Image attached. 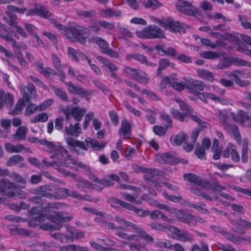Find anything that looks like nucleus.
Here are the masks:
<instances>
[{"label":"nucleus","instance_id":"obj_1","mask_svg":"<svg viewBox=\"0 0 251 251\" xmlns=\"http://www.w3.org/2000/svg\"><path fill=\"white\" fill-rule=\"evenodd\" d=\"M63 34L68 38L74 42L85 44L86 37L83 34H87V28L82 25L74 24L69 26L63 27Z\"/></svg>","mask_w":251,"mask_h":251},{"label":"nucleus","instance_id":"obj_2","mask_svg":"<svg viewBox=\"0 0 251 251\" xmlns=\"http://www.w3.org/2000/svg\"><path fill=\"white\" fill-rule=\"evenodd\" d=\"M33 218L39 222H42L47 219L53 223L54 226H59V230L61 228L64 222H69L73 219V216H66L63 212H52L49 215L40 213L37 216L35 215Z\"/></svg>","mask_w":251,"mask_h":251},{"label":"nucleus","instance_id":"obj_3","mask_svg":"<svg viewBox=\"0 0 251 251\" xmlns=\"http://www.w3.org/2000/svg\"><path fill=\"white\" fill-rule=\"evenodd\" d=\"M17 188L18 186L8 179H3L0 181V193H3L8 198H23L25 197V193L18 190Z\"/></svg>","mask_w":251,"mask_h":251},{"label":"nucleus","instance_id":"obj_4","mask_svg":"<svg viewBox=\"0 0 251 251\" xmlns=\"http://www.w3.org/2000/svg\"><path fill=\"white\" fill-rule=\"evenodd\" d=\"M138 37L143 39L165 38L164 31L154 25H149L143 29L136 32Z\"/></svg>","mask_w":251,"mask_h":251},{"label":"nucleus","instance_id":"obj_5","mask_svg":"<svg viewBox=\"0 0 251 251\" xmlns=\"http://www.w3.org/2000/svg\"><path fill=\"white\" fill-rule=\"evenodd\" d=\"M150 18L153 22L159 24L165 29L171 32H180L184 29V24L174 21L172 18H168L161 20L154 16H151Z\"/></svg>","mask_w":251,"mask_h":251},{"label":"nucleus","instance_id":"obj_6","mask_svg":"<svg viewBox=\"0 0 251 251\" xmlns=\"http://www.w3.org/2000/svg\"><path fill=\"white\" fill-rule=\"evenodd\" d=\"M115 220L119 224L123 226H125L126 227H131L132 229L135 231L137 234H138L140 238L150 243L153 242V238L148 234L143 229L138 227L136 224L132 222L126 221L124 219L118 216L115 217Z\"/></svg>","mask_w":251,"mask_h":251},{"label":"nucleus","instance_id":"obj_7","mask_svg":"<svg viewBox=\"0 0 251 251\" xmlns=\"http://www.w3.org/2000/svg\"><path fill=\"white\" fill-rule=\"evenodd\" d=\"M68 142L72 152H78L80 149L87 150V147L92 148L94 150L99 151L103 149L106 146L104 142Z\"/></svg>","mask_w":251,"mask_h":251},{"label":"nucleus","instance_id":"obj_8","mask_svg":"<svg viewBox=\"0 0 251 251\" xmlns=\"http://www.w3.org/2000/svg\"><path fill=\"white\" fill-rule=\"evenodd\" d=\"M176 6L179 12L188 16H194L200 12L198 8L193 5L188 1L178 0L176 2Z\"/></svg>","mask_w":251,"mask_h":251},{"label":"nucleus","instance_id":"obj_9","mask_svg":"<svg viewBox=\"0 0 251 251\" xmlns=\"http://www.w3.org/2000/svg\"><path fill=\"white\" fill-rule=\"evenodd\" d=\"M34 194L50 200H56L58 197L54 192V186L52 184H45L38 187L34 190Z\"/></svg>","mask_w":251,"mask_h":251},{"label":"nucleus","instance_id":"obj_10","mask_svg":"<svg viewBox=\"0 0 251 251\" xmlns=\"http://www.w3.org/2000/svg\"><path fill=\"white\" fill-rule=\"evenodd\" d=\"M154 158L158 163L162 164L174 165L177 162L176 154L174 151L156 154Z\"/></svg>","mask_w":251,"mask_h":251},{"label":"nucleus","instance_id":"obj_11","mask_svg":"<svg viewBox=\"0 0 251 251\" xmlns=\"http://www.w3.org/2000/svg\"><path fill=\"white\" fill-rule=\"evenodd\" d=\"M26 15L27 16L37 15L48 19L51 16V13L47 7L39 3H36L34 5V8L29 10L26 12Z\"/></svg>","mask_w":251,"mask_h":251},{"label":"nucleus","instance_id":"obj_12","mask_svg":"<svg viewBox=\"0 0 251 251\" xmlns=\"http://www.w3.org/2000/svg\"><path fill=\"white\" fill-rule=\"evenodd\" d=\"M66 85L68 87V91L70 94H77L81 98L86 97V100H89V99L88 97L91 95L90 92L81 87L74 85L71 82L66 83Z\"/></svg>","mask_w":251,"mask_h":251},{"label":"nucleus","instance_id":"obj_13","mask_svg":"<svg viewBox=\"0 0 251 251\" xmlns=\"http://www.w3.org/2000/svg\"><path fill=\"white\" fill-rule=\"evenodd\" d=\"M21 93L23 96V99L25 102L30 103V99L36 95V92L33 84L28 83L26 86L22 85L20 87Z\"/></svg>","mask_w":251,"mask_h":251},{"label":"nucleus","instance_id":"obj_14","mask_svg":"<svg viewBox=\"0 0 251 251\" xmlns=\"http://www.w3.org/2000/svg\"><path fill=\"white\" fill-rule=\"evenodd\" d=\"M206 87L205 83L201 80H192V81L188 82L186 88L189 90L191 93L194 94L195 95L199 93V91H202Z\"/></svg>","mask_w":251,"mask_h":251},{"label":"nucleus","instance_id":"obj_15","mask_svg":"<svg viewBox=\"0 0 251 251\" xmlns=\"http://www.w3.org/2000/svg\"><path fill=\"white\" fill-rule=\"evenodd\" d=\"M42 145L47 146L50 152H54L55 155H61L63 157L67 155V151L62 146H55L52 142H40Z\"/></svg>","mask_w":251,"mask_h":251},{"label":"nucleus","instance_id":"obj_16","mask_svg":"<svg viewBox=\"0 0 251 251\" xmlns=\"http://www.w3.org/2000/svg\"><path fill=\"white\" fill-rule=\"evenodd\" d=\"M65 131L66 135L71 138H76L81 132V129L79 123H76L75 125L71 124L69 126L66 127Z\"/></svg>","mask_w":251,"mask_h":251},{"label":"nucleus","instance_id":"obj_17","mask_svg":"<svg viewBox=\"0 0 251 251\" xmlns=\"http://www.w3.org/2000/svg\"><path fill=\"white\" fill-rule=\"evenodd\" d=\"M183 178L191 183L200 186L202 188L203 185L205 184V179L202 178L199 176L193 173H186L183 175Z\"/></svg>","mask_w":251,"mask_h":251},{"label":"nucleus","instance_id":"obj_18","mask_svg":"<svg viewBox=\"0 0 251 251\" xmlns=\"http://www.w3.org/2000/svg\"><path fill=\"white\" fill-rule=\"evenodd\" d=\"M176 218L179 221L186 223L190 226L196 225V222L193 221V215L184 212L182 210L178 211V213H176Z\"/></svg>","mask_w":251,"mask_h":251},{"label":"nucleus","instance_id":"obj_19","mask_svg":"<svg viewBox=\"0 0 251 251\" xmlns=\"http://www.w3.org/2000/svg\"><path fill=\"white\" fill-rule=\"evenodd\" d=\"M120 136L123 135L125 139H129L131 136V126L129 123L126 119L123 120L121 127L119 130Z\"/></svg>","mask_w":251,"mask_h":251},{"label":"nucleus","instance_id":"obj_20","mask_svg":"<svg viewBox=\"0 0 251 251\" xmlns=\"http://www.w3.org/2000/svg\"><path fill=\"white\" fill-rule=\"evenodd\" d=\"M114 229H116L118 231L121 230V231H118L116 234L117 236L122 239H126L128 241H131V240H135V241H138L139 239L137 238L138 237H139L138 234L135 235V234H132V235H129L127 233L124 232V231L126 230V229L125 226H119L118 227H116L114 228Z\"/></svg>","mask_w":251,"mask_h":251},{"label":"nucleus","instance_id":"obj_21","mask_svg":"<svg viewBox=\"0 0 251 251\" xmlns=\"http://www.w3.org/2000/svg\"><path fill=\"white\" fill-rule=\"evenodd\" d=\"M70 111L71 115L75 121L79 122L82 120L83 115L86 113V108L84 107L80 108L79 106L70 107Z\"/></svg>","mask_w":251,"mask_h":251},{"label":"nucleus","instance_id":"obj_22","mask_svg":"<svg viewBox=\"0 0 251 251\" xmlns=\"http://www.w3.org/2000/svg\"><path fill=\"white\" fill-rule=\"evenodd\" d=\"M231 117L234 121L239 122L242 125L250 119L248 113L242 110H239L237 114L231 113Z\"/></svg>","mask_w":251,"mask_h":251},{"label":"nucleus","instance_id":"obj_23","mask_svg":"<svg viewBox=\"0 0 251 251\" xmlns=\"http://www.w3.org/2000/svg\"><path fill=\"white\" fill-rule=\"evenodd\" d=\"M35 65L40 73L42 74L46 77H49L50 75H57V72L54 71L53 69L48 67L44 68L43 63L41 62H37Z\"/></svg>","mask_w":251,"mask_h":251},{"label":"nucleus","instance_id":"obj_24","mask_svg":"<svg viewBox=\"0 0 251 251\" xmlns=\"http://www.w3.org/2000/svg\"><path fill=\"white\" fill-rule=\"evenodd\" d=\"M223 127L229 133L232 134L234 139L236 141L240 140V134L237 126L227 123Z\"/></svg>","mask_w":251,"mask_h":251},{"label":"nucleus","instance_id":"obj_25","mask_svg":"<svg viewBox=\"0 0 251 251\" xmlns=\"http://www.w3.org/2000/svg\"><path fill=\"white\" fill-rule=\"evenodd\" d=\"M151 218L153 220H157L159 218L162 219L163 221L172 224L175 221L174 219H170L164 215L161 211L158 210H153L149 215Z\"/></svg>","mask_w":251,"mask_h":251},{"label":"nucleus","instance_id":"obj_26","mask_svg":"<svg viewBox=\"0 0 251 251\" xmlns=\"http://www.w3.org/2000/svg\"><path fill=\"white\" fill-rule=\"evenodd\" d=\"M91 40L99 46L102 52H104L109 47L107 42L100 37L92 36Z\"/></svg>","mask_w":251,"mask_h":251},{"label":"nucleus","instance_id":"obj_27","mask_svg":"<svg viewBox=\"0 0 251 251\" xmlns=\"http://www.w3.org/2000/svg\"><path fill=\"white\" fill-rule=\"evenodd\" d=\"M100 20L91 19L90 23L91 25L87 28V33L88 32L95 34H99L101 30L100 28Z\"/></svg>","mask_w":251,"mask_h":251},{"label":"nucleus","instance_id":"obj_28","mask_svg":"<svg viewBox=\"0 0 251 251\" xmlns=\"http://www.w3.org/2000/svg\"><path fill=\"white\" fill-rule=\"evenodd\" d=\"M233 224L236 226V229H233L232 231L239 234H243L244 232L243 230L239 229L238 226H241L247 229L251 228V223L245 220H241L239 221L236 220L233 222Z\"/></svg>","mask_w":251,"mask_h":251},{"label":"nucleus","instance_id":"obj_29","mask_svg":"<svg viewBox=\"0 0 251 251\" xmlns=\"http://www.w3.org/2000/svg\"><path fill=\"white\" fill-rule=\"evenodd\" d=\"M5 13L6 16L3 17V20L10 26L15 27L18 25L17 15L10 11H6Z\"/></svg>","mask_w":251,"mask_h":251},{"label":"nucleus","instance_id":"obj_30","mask_svg":"<svg viewBox=\"0 0 251 251\" xmlns=\"http://www.w3.org/2000/svg\"><path fill=\"white\" fill-rule=\"evenodd\" d=\"M197 73L198 75L201 78L209 82H213L214 76L213 73L208 70L203 69H199L197 70Z\"/></svg>","mask_w":251,"mask_h":251},{"label":"nucleus","instance_id":"obj_31","mask_svg":"<svg viewBox=\"0 0 251 251\" xmlns=\"http://www.w3.org/2000/svg\"><path fill=\"white\" fill-rule=\"evenodd\" d=\"M205 184L203 185L202 188H208L212 190L213 191H222L225 189V187L224 186L220 185L218 181L217 180L214 181L212 183H211L209 181L205 179Z\"/></svg>","mask_w":251,"mask_h":251},{"label":"nucleus","instance_id":"obj_32","mask_svg":"<svg viewBox=\"0 0 251 251\" xmlns=\"http://www.w3.org/2000/svg\"><path fill=\"white\" fill-rule=\"evenodd\" d=\"M50 87L55 94L61 100L65 102H67L68 101L67 94L64 89L56 87L53 85H51Z\"/></svg>","mask_w":251,"mask_h":251},{"label":"nucleus","instance_id":"obj_33","mask_svg":"<svg viewBox=\"0 0 251 251\" xmlns=\"http://www.w3.org/2000/svg\"><path fill=\"white\" fill-rule=\"evenodd\" d=\"M5 150L8 152L18 153L21 152L23 150H24L25 149V147L22 144L14 145L11 143H7L5 144Z\"/></svg>","mask_w":251,"mask_h":251},{"label":"nucleus","instance_id":"obj_34","mask_svg":"<svg viewBox=\"0 0 251 251\" xmlns=\"http://www.w3.org/2000/svg\"><path fill=\"white\" fill-rule=\"evenodd\" d=\"M159 67L157 70V75H160L161 74V72L164 70L165 68H166L168 66H171V67H174L175 64L174 63H171L169 60L166 58H162L160 60L159 62Z\"/></svg>","mask_w":251,"mask_h":251},{"label":"nucleus","instance_id":"obj_35","mask_svg":"<svg viewBox=\"0 0 251 251\" xmlns=\"http://www.w3.org/2000/svg\"><path fill=\"white\" fill-rule=\"evenodd\" d=\"M198 97L205 103H207V99H211L214 100L220 101V98L216 97L212 93H199L196 95Z\"/></svg>","mask_w":251,"mask_h":251},{"label":"nucleus","instance_id":"obj_36","mask_svg":"<svg viewBox=\"0 0 251 251\" xmlns=\"http://www.w3.org/2000/svg\"><path fill=\"white\" fill-rule=\"evenodd\" d=\"M28 128L25 126H22L17 129L14 136L15 139L18 140H25L26 139V134Z\"/></svg>","mask_w":251,"mask_h":251},{"label":"nucleus","instance_id":"obj_37","mask_svg":"<svg viewBox=\"0 0 251 251\" xmlns=\"http://www.w3.org/2000/svg\"><path fill=\"white\" fill-rule=\"evenodd\" d=\"M126 60L128 61L131 60V59L140 62L141 64H144L147 59L146 57L139 53H134L132 54H128L126 56Z\"/></svg>","mask_w":251,"mask_h":251},{"label":"nucleus","instance_id":"obj_38","mask_svg":"<svg viewBox=\"0 0 251 251\" xmlns=\"http://www.w3.org/2000/svg\"><path fill=\"white\" fill-rule=\"evenodd\" d=\"M123 71L127 75L129 76L134 80L138 76L139 70L135 68H132L129 66H126L123 70Z\"/></svg>","mask_w":251,"mask_h":251},{"label":"nucleus","instance_id":"obj_39","mask_svg":"<svg viewBox=\"0 0 251 251\" xmlns=\"http://www.w3.org/2000/svg\"><path fill=\"white\" fill-rule=\"evenodd\" d=\"M176 100L178 103L180 108L185 115H189L192 113L193 109L187 103L180 99H177Z\"/></svg>","mask_w":251,"mask_h":251},{"label":"nucleus","instance_id":"obj_40","mask_svg":"<svg viewBox=\"0 0 251 251\" xmlns=\"http://www.w3.org/2000/svg\"><path fill=\"white\" fill-rule=\"evenodd\" d=\"M10 178L12 180L24 185V186L21 187L22 188H24L25 187L26 181L25 179L20 175L16 172H12L10 175Z\"/></svg>","mask_w":251,"mask_h":251},{"label":"nucleus","instance_id":"obj_41","mask_svg":"<svg viewBox=\"0 0 251 251\" xmlns=\"http://www.w3.org/2000/svg\"><path fill=\"white\" fill-rule=\"evenodd\" d=\"M162 3H160L157 0H147L143 3V5L147 8L156 9L162 6Z\"/></svg>","mask_w":251,"mask_h":251},{"label":"nucleus","instance_id":"obj_42","mask_svg":"<svg viewBox=\"0 0 251 251\" xmlns=\"http://www.w3.org/2000/svg\"><path fill=\"white\" fill-rule=\"evenodd\" d=\"M201 57L210 60H214L220 57L218 53L213 51H206L201 53Z\"/></svg>","mask_w":251,"mask_h":251},{"label":"nucleus","instance_id":"obj_43","mask_svg":"<svg viewBox=\"0 0 251 251\" xmlns=\"http://www.w3.org/2000/svg\"><path fill=\"white\" fill-rule=\"evenodd\" d=\"M24 160V158L22 156L19 154H16L8 159L6 162V165L7 166H12L19 162L23 161Z\"/></svg>","mask_w":251,"mask_h":251},{"label":"nucleus","instance_id":"obj_44","mask_svg":"<svg viewBox=\"0 0 251 251\" xmlns=\"http://www.w3.org/2000/svg\"><path fill=\"white\" fill-rule=\"evenodd\" d=\"M76 13L78 16L85 18H92L96 15V12L94 10L89 11L78 10L76 11Z\"/></svg>","mask_w":251,"mask_h":251},{"label":"nucleus","instance_id":"obj_45","mask_svg":"<svg viewBox=\"0 0 251 251\" xmlns=\"http://www.w3.org/2000/svg\"><path fill=\"white\" fill-rule=\"evenodd\" d=\"M98 59L103 63L106 67H107L112 72L116 71L118 70V67L114 64L111 63L108 59L104 58L101 56L98 57Z\"/></svg>","mask_w":251,"mask_h":251},{"label":"nucleus","instance_id":"obj_46","mask_svg":"<svg viewBox=\"0 0 251 251\" xmlns=\"http://www.w3.org/2000/svg\"><path fill=\"white\" fill-rule=\"evenodd\" d=\"M48 118L49 116L46 113H41L36 115L30 121L32 123L45 122L48 120Z\"/></svg>","mask_w":251,"mask_h":251},{"label":"nucleus","instance_id":"obj_47","mask_svg":"<svg viewBox=\"0 0 251 251\" xmlns=\"http://www.w3.org/2000/svg\"><path fill=\"white\" fill-rule=\"evenodd\" d=\"M224 38L225 40H227L230 42L233 43L236 45H239L240 43L239 38L235 34L226 33L224 35Z\"/></svg>","mask_w":251,"mask_h":251},{"label":"nucleus","instance_id":"obj_48","mask_svg":"<svg viewBox=\"0 0 251 251\" xmlns=\"http://www.w3.org/2000/svg\"><path fill=\"white\" fill-rule=\"evenodd\" d=\"M232 65V60L231 57H225L221 63L217 65V68L219 69H225L228 68Z\"/></svg>","mask_w":251,"mask_h":251},{"label":"nucleus","instance_id":"obj_49","mask_svg":"<svg viewBox=\"0 0 251 251\" xmlns=\"http://www.w3.org/2000/svg\"><path fill=\"white\" fill-rule=\"evenodd\" d=\"M205 151L202 148L201 145L199 143H197L196 145V150L195 151V154L196 155L201 159H205Z\"/></svg>","mask_w":251,"mask_h":251},{"label":"nucleus","instance_id":"obj_50","mask_svg":"<svg viewBox=\"0 0 251 251\" xmlns=\"http://www.w3.org/2000/svg\"><path fill=\"white\" fill-rule=\"evenodd\" d=\"M135 80L140 83L146 84L148 83L149 78L148 74L145 72H143L142 73H139L138 75L136 77Z\"/></svg>","mask_w":251,"mask_h":251},{"label":"nucleus","instance_id":"obj_51","mask_svg":"<svg viewBox=\"0 0 251 251\" xmlns=\"http://www.w3.org/2000/svg\"><path fill=\"white\" fill-rule=\"evenodd\" d=\"M107 202L111 207L116 208H118V205H121L122 206L123 201L114 197H110L107 200Z\"/></svg>","mask_w":251,"mask_h":251},{"label":"nucleus","instance_id":"obj_52","mask_svg":"<svg viewBox=\"0 0 251 251\" xmlns=\"http://www.w3.org/2000/svg\"><path fill=\"white\" fill-rule=\"evenodd\" d=\"M59 226H54L48 222L44 223L40 225V227L44 230H59Z\"/></svg>","mask_w":251,"mask_h":251},{"label":"nucleus","instance_id":"obj_53","mask_svg":"<svg viewBox=\"0 0 251 251\" xmlns=\"http://www.w3.org/2000/svg\"><path fill=\"white\" fill-rule=\"evenodd\" d=\"M176 239L177 240L183 242H191L193 240L192 236L189 233L185 231H182V234L180 235L179 237H176Z\"/></svg>","mask_w":251,"mask_h":251},{"label":"nucleus","instance_id":"obj_54","mask_svg":"<svg viewBox=\"0 0 251 251\" xmlns=\"http://www.w3.org/2000/svg\"><path fill=\"white\" fill-rule=\"evenodd\" d=\"M94 181L97 182L99 184L101 185L103 187L111 186L114 184V182L110 179H99L97 177H94Z\"/></svg>","mask_w":251,"mask_h":251},{"label":"nucleus","instance_id":"obj_55","mask_svg":"<svg viewBox=\"0 0 251 251\" xmlns=\"http://www.w3.org/2000/svg\"><path fill=\"white\" fill-rule=\"evenodd\" d=\"M25 104V100L24 99H20L18 102L16 104L15 109L13 110H11L9 112V114L14 115L15 114H18L20 111L22 109L23 106Z\"/></svg>","mask_w":251,"mask_h":251},{"label":"nucleus","instance_id":"obj_56","mask_svg":"<svg viewBox=\"0 0 251 251\" xmlns=\"http://www.w3.org/2000/svg\"><path fill=\"white\" fill-rule=\"evenodd\" d=\"M232 75L234 78L235 82L236 84L240 87L248 86L250 83L249 80H242L236 74L232 73Z\"/></svg>","mask_w":251,"mask_h":251},{"label":"nucleus","instance_id":"obj_57","mask_svg":"<svg viewBox=\"0 0 251 251\" xmlns=\"http://www.w3.org/2000/svg\"><path fill=\"white\" fill-rule=\"evenodd\" d=\"M54 193L56 194L58 197L61 196L65 198L69 197V190L65 188H54Z\"/></svg>","mask_w":251,"mask_h":251},{"label":"nucleus","instance_id":"obj_58","mask_svg":"<svg viewBox=\"0 0 251 251\" xmlns=\"http://www.w3.org/2000/svg\"><path fill=\"white\" fill-rule=\"evenodd\" d=\"M171 112L174 118L179 120L181 122L184 121L185 115L184 113H182L177 109H175L174 108L171 109Z\"/></svg>","mask_w":251,"mask_h":251},{"label":"nucleus","instance_id":"obj_59","mask_svg":"<svg viewBox=\"0 0 251 251\" xmlns=\"http://www.w3.org/2000/svg\"><path fill=\"white\" fill-rule=\"evenodd\" d=\"M123 103L126 109L131 112L135 116L139 117L141 115V112L140 111L135 109L133 106H132L128 101L126 100H124L123 101Z\"/></svg>","mask_w":251,"mask_h":251},{"label":"nucleus","instance_id":"obj_60","mask_svg":"<svg viewBox=\"0 0 251 251\" xmlns=\"http://www.w3.org/2000/svg\"><path fill=\"white\" fill-rule=\"evenodd\" d=\"M162 80L171 86L178 81V78L176 77V75L174 74L169 76H164Z\"/></svg>","mask_w":251,"mask_h":251},{"label":"nucleus","instance_id":"obj_61","mask_svg":"<svg viewBox=\"0 0 251 251\" xmlns=\"http://www.w3.org/2000/svg\"><path fill=\"white\" fill-rule=\"evenodd\" d=\"M109 116L113 125L115 126H118L119 123V117L117 113L114 110L110 111Z\"/></svg>","mask_w":251,"mask_h":251},{"label":"nucleus","instance_id":"obj_62","mask_svg":"<svg viewBox=\"0 0 251 251\" xmlns=\"http://www.w3.org/2000/svg\"><path fill=\"white\" fill-rule=\"evenodd\" d=\"M51 59L55 69L57 71H60V69H61V64L59 57L56 54H52L51 55Z\"/></svg>","mask_w":251,"mask_h":251},{"label":"nucleus","instance_id":"obj_63","mask_svg":"<svg viewBox=\"0 0 251 251\" xmlns=\"http://www.w3.org/2000/svg\"><path fill=\"white\" fill-rule=\"evenodd\" d=\"M36 110L39 111L38 106H35L34 104L30 103L26 108L25 115L26 116H30L33 114Z\"/></svg>","mask_w":251,"mask_h":251},{"label":"nucleus","instance_id":"obj_64","mask_svg":"<svg viewBox=\"0 0 251 251\" xmlns=\"http://www.w3.org/2000/svg\"><path fill=\"white\" fill-rule=\"evenodd\" d=\"M13 96L10 93H7L4 96V103L8 108H10L13 104Z\"/></svg>","mask_w":251,"mask_h":251}]
</instances>
